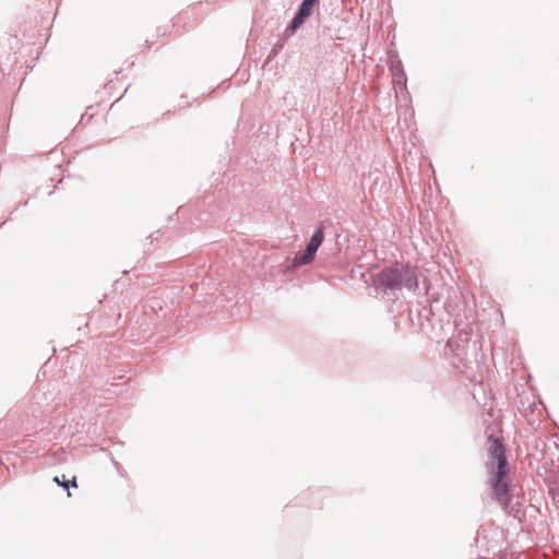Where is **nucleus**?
Wrapping results in <instances>:
<instances>
[{
	"instance_id": "nucleus-1",
	"label": "nucleus",
	"mask_w": 559,
	"mask_h": 559,
	"mask_svg": "<svg viewBox=\"0 0 559 559\" xmlns=\"http://www.w3.org/2000/svg\"><path fill=\"white\" fill-rule=\"evenodd\" d=\"M372 286L378 294L395 300L403 289L416 290L418 277L408 264L395 262L372 276Z\"/></svg>"
},
{
	"instance_id": "nucleus-2",
	"label": "nucleus",
	"mask_w": 559,
	"mask_h": 559,
	"mask_svg": "<svg viewBox=\"0 0 559 559\" xmlns=\"http://www.w3.org/2000/svg\"><path fill=\"white\" fill-rule=\"evenodd\" d=\"M509 468L507 469H489V483L493 498L503 508H508L511 503V484L509 480Z\"/></svg>"
},
{
	"instance_id": "nucleus-3",
	"label": "nucleus",
	"mask_w": 559,
	"mask_h": 559,
	"mask_svg": "<svg viewBox=\"0 0 559 559\" xmlns=\"http://www.w3.org/2000/svg\"><path fill=\"white\" fill-rule=\"evenodd\" d=\"M320 0H301L293 19L285 28V35H294L309 19L316 9H319Z\"/></svg>"
},
{
	"instance_id": "nucleus-4",
	"label": "nucleus",
	"mask_w": 559,
	"mask_h": 559,
	"mask_svg": "<svg viewBox=\"0 0 559 559\" xmlns=\"http://www.w3.org/2000/svg\"><path fill=\"white\" fill-rule=\"evenodd\" d=\"M488 456L491 460L487 463L489 469H507L509 466L506 449L502 441L493 435L488 436Z\"/></svg>"
},
{
	"instance_id": "nucleus-5",
	"label": "nucleus",
	"mask_w": 559,
	"mask_h": 559,
	"mask_svg": "<svg viewBox=\"0 0 559 559\" xmlns=\"http://www.w3.org/2000/svg\"><path fill=\"white\" fill-rule=\"evenodd\" d=\"M313 257L309 255L305 251H298L295 253L290 264L287 266L288 270L295 271L301 266H305L313 261Z\"/></svg>"
},
{
	"instance_id": "nucleus-6",
	"label": "nucleus",
	"mask_w": 559,
	"mask_h": 559,
	"mask_svg": "<svg viewBox=\"0 0 559 559\" xmlns=\"http://www.w3.org/2000/svg\"><path fill=\"white\" fill-rule=\"evenodd\" d=\"M52 481L57 484L59 487H62L68 492V497H71L70 488L78 487L76 477L73 476L71 479H67L64 475L62 476H55Z\"/></svg>"
},
{
	"instance_id": "nucleus-7",
	"label": "nucleus",
	"mask_w": 559,
	"mask_h": 559,
	"mask_svg": "<svg viewBox=\"0 0 559 559\" xmlns=\"http://www.w3.org/2000/svg\"><path fill=\"white\" fill-rule=\"evenodd\" d=\"M309 240H311L313 243H317L319 246L322 245V242L324 240V225L322 222L314 228Z\"/></svg>"
},
{
	"instance_id": "nucleus-8",
	"label": "nucleus",
	"mask_w": 559,
	"mask_h": 559,
	"mask_svg": "<svg viewBox=\"0 0 559 559\" xmlns=\"http://www.w3.org/2000/svg\"><path fill=\"white\" fill-rule=\"evenodd\" d=\"M388 67L392 75V81L399 79L400 75H406L402 61H399L394 64H389Z\"/></svg>"
},
{
	"instance_id": "nucleus-9",
	"label": "nucleus",
	"mask_w": 559,
	"mask_h": 559,
	"mask_svg": "<svg viewBox=\"0 0 559 559\" xmlns=\"http://www.w3.org/2000/svg\"><path fill=\"white\" fill-rule=\"evenodd\" d=\"M388 55V66L389 64H394L399 61H402L399 57V52L395 48H390L386 52Z\"/></svg>"
},
{
	"instance_id": "nucleus-10",
	"label": "nucleus",
	"mask_w": 559,
	"mask_h": 559,
	"mask_svg": "<svg viewBox=\"0 0 559 559\" xmlns=\"http://www.w3.org/2000/svg\"><path fill=\"white\" fill-rule=\"evenodd\" d=\"M393 84L400 88V91H406L407 90V76L406 75H400L399 79L393 80Z\"/></svg>"
},
{
	"instance_id": "nucleus-11",
	"label": "nucleus",
	"mask_w": 559,
	"mask_h": 559,
	"mask_svg": "<svg viewBox=\"0 0 559 559\" xmlns=\"http://www.w3.org/2000/svg\"><path fill=\"white\" fill-rule=\"evenodd\" d=\"M319 248H320L319 245L313 243L311 240H309L306 245L305 252H307L309 255H312L314 258Z\"/></svg>"
},
{
	"instance_id": "nucleus-12",
	"label": "nucleus",
	"mask_w": 559,
	"mask_h": 559,
	"mask_svg": "<svg viewBox=\"0 0 559 559\" xmlns=\"http://www.w3.org/2000/svg\"><path fill=\"white\" fill-rule=\"evenodd\" d=\"M445 347L450 352L455 353V352H457L460 349V344L457 342H454V341H448Z\"/></svg>"
},
{
	"instance_id": "nucleus-13",
	"label": "nucleus",
	"mask_w": 559,
	"mask_h": 559,
	"mask_svg": "<svg viewBox=\"0 0 559 559\" xmlns=\"http://www.w3.org/2000/svg\"><path fill=\"white\" fill-rule=\"evenodd\" d=\"M499 559H513L512 556L509 558V555L507 552H503L499 556Z\"/></svg>"
},
{
	"instance_id": "nucleus-14",
	"label": "nucleus",
	"mask_w": 559,
	"mask_h": 559,
	"mask_svg": "<svg viewBox=\"0 0 559 559\" xmlns=\"http://www.w3.org/2000/svg\"><path fill=\"white\" fill-rule=\"evenodd\" d=\"M308 507H311V508H320V507H321V503H320V502H317V503H310V504H308Z\"/></svg>"
}]
</instances>
